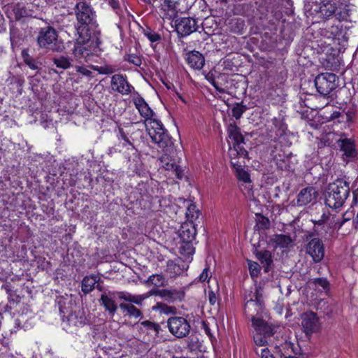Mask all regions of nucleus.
<instances>
[{"label": "nucleus", "instance_id": "1", "mask_svg": "<svg viewBox=\"0 0 358 358\" xmlns=\"http://www.w3.org/2000/svg\"><path fill=\"white\" fill-rule=\"evenodd\" d=\"M349 193L348 182L343 179H337L328 186L325 203L331 208H339L344 204Z\"/></svg>", "mask_w": 358, "mask_h": 358}, {"label": "nucleus", "instance_id": "2", "mask_svg": "<svg viewBox=\"0 0 358 358\" xmlns=\"http://www.w3.org/2000/svg\"><path fill=\"white\" fill-rule=\"evenodd\" d=\"M306 9L310 15L318 21L327 20L332 17L338 9L335 0H308Z\"/></svg>", "mask_w": 358, "mask_h": 358}, {"label": "nucleus", "instance_id": "3", "mask_svg": "<svg viewBox=\"0 0 358 358\" xmlns=\"http://www.w3.org/2000/svg\"><path fill=\"white\" fill-rule=\"evenodd\" d=\"M78 37L74 44L73 54L80 62H88L93 56L90 34L85 27L78 28Z\"/></svg>", "mask_w": 358, "mask_h": 358}, {"label": "nucleus", "instance_id": "4", "mask_svg": "<svg viewBox=\"0 0 358 358\" xmlns=\"http://www.w3.org/2000/svg\"><path fill=\"white\" fill-rule=\"evenodd\" d=\"M253 341L256 345L264 347L269 344L277 327L259 317H252Z\"/></svg>", "mask_w": 358, "mask_h": 358}, {"label": "nucleus", "instance_id": "5", "mask_svg": "<svg viewBox=\"0 0 358 358\" xmlns=\"http://www.w3.org/2000/svg\"><path fill=\"white\" fill-rule=\"evenodd\" d=\"M146 129L152 141L159 148L169 151L171 148V137L163 127L162 123L157 119H150L145 123Z\"/></svg>", "mask_w": 358, "mask_h": 358}, {"label": "nucleus", "instance_id": "6", "mask_svg": "<svg viewBox=\"0 0 358 358\" xmlns=\"http://www.w3.org/2000/svg\"><path fill=\"white\" fill-rule=\"evenodd\" d=\"M352 212H345L343 215L323 213L320 219L314 220L315 227H321L322 229L327 233L329 230L339 229L345 222L350 220Z\"/></svg>", "mask_w": 358, "mask_h": 358}, {"label": "nucleus", "instance_id": "7", "mask_svg": "<svg viewBox=\"0 0 358 358\" xmlns=\"http://www.w3.org/2000/svg\"><path fill=\"white\" fill-rule=\"evenodd\" d=\"M37 42L41 48L52 51L58 52L62 50L63 48L62 43L58 40L56 30L50 27L41 29L37 38Z\"/></svg>", "mask_w": 358, "mask_h": 358}, {"label": "nucleus", "instance_id": "8", "mask_svg": "<svg viewBox=\"0 0 358 358\" xmlns=\"http://www.w3.org/2000/svg\"><path fill=\"white\" fill-rule=\"evenodd\" d=\"M338 78L334 73H325L316 76L315 85L317 91L322 95L330 94L337 86Z\"/></svg>", "mask_w": 358, "mask_h": 358}, {"label": "nucleus", "instance_id": "9", "mask_svg": "<svg viewBox=\"0 0 358 358\" xmlns=\"http://www.w3.org/2000/svg\"><path fill=\"white\" fill-rule=\"evenodd\" d=\"M227 132L229 138L234 142V148H229L230 157L238 155L245 157L247 155V151L241 147V145L244 142V138L240 131V129L235 123L230 124L228 127Z\"/></svg>", "mask_w": 358, "mask_h": 358}, {"label": "nucleus", "instance_id": "10", "mask_svg": "<svg viewBox=\"0 0 358 358\" xmlns=\"http://www.w3.org/2000/svg\"><path fill=\"white\" fill-rule=\"evenodd\" d=\"M95 17V13L90 6L85 2H79L76 6V17L80 25L76 27V29L85 27L90 33L87 26L94 23Z\"/></svg>", "mask_w": 358, "mask_h": 358}, {"label": "nucleus", "instance_id": "11", "mask_svg": "<svg viewBox=\"0 0 358 358\" xmlns=\"http://www.w3.org/2000/svg\"><path fill=\"white\" fill-rule=\"evenodd\" d=\"M167 324L169 331L178 338L187 336L190 331L189 323L182 317H171Z\"/></svg>", "mask_w": 358, "mask_h": 358}, {"label": "nucleus", "instance_id": "12", "mask_svg": "<svg viewBox=\"0 0 358 358\" xmlns=\"http://www.w3.org/2000/svg\"><path fill=\"white\" fill-rule=\"evenodd\" d=\"M306 250L314 262H320L324 256V246L322 241L317 238H312L306 245Z\"/></svg>", "mask_w": 358, "mask_h": 358}, {"label": "nucleus", "instance_id": "13", "mask_svg": "<svg viewBox=\"0 0 358 358\" xmlns=\"http://www.w3.org/2000/svg\"><path fill=\"white\" fill-rule=\"evenodd\" d=\"M111 88L122 95L131 93L134 87L127 81L126 76L122 74H115L111 77Z\"/></svg>", "mask_w": 358, "mask_h": 358}, {"label": "nucleus", "instance_id": "14", "mask_svg": "<svg viewBox=\"0 0 358 358\" xmlns=\"http://www.w3.org/2000/svg\"><path fill=\"white\" fill-rule=\"evenodd\" d=\"M301 324L306 335L318 331L321 327L318 317L313 312H308L302 315Z\"/></svg>", "mask_w": 358, "mask_h": 358}, {"label": "nucleus", "instance_id": "15", "mask_svg": "<svg viewBox=\"0 0 358 358\" xmlns=\"http://www.w3.org/2000/svg\"><path fill=\"white\" fill-rule=\"evenodd\" d=\"M177 32L182 36H187L196 30V23L191 17H182L176 21Z\"/></svg>", "mask_w": 358, "mask_h": 358}, {"label": "nucleus", "instance_id": "16", "mask_svg": "<svg viewBox=\"0 0 358 358\" xmlns=\"http://www.w3.org/2000/svg\"><path fill=\"white\" fill-rule=\"evenodd\" d=\"M161 10V15L164 20H173L178 13V3L173 0H164Z\"/></svg>", "mask_w": 358, "mask_h": 358}, {"label": "nucleus", "instance_id": "17", "mask_svg": "<svg viewBox=\"0 0 358 358\" xmlns=\"http://www.w3.org/2000/svg\"><path fill=\"white\" fill-rule=\"evenodd\" d=\"M317 196V192L313 187H308L303 188L297 195V205L299 206H306L314 201Z\"/></svg>", "mask_w": 358, "mask_h": 358}, {"label": "nucleus", "instance_id": "18", "mask_svg": "<svg viewBox=\"0 0 358 358\" xmlns=\"http://www.w3.org/2000/svg\"><path fill=\"white\" fill-rule=\"evenodd\" d=\"M118 292H103L101 296V302L106 310H108L111 316H113L117 309V306L115 302V299L117 296Z\"/></svg>", "mask_w": 358, "mask_h": 358}, {"label": "nucleus", "instance_id": "19", "mask_svg": "<svg viewBox=\"0 0 358 358\" xmlns=\"http://www.w3.org/2000/svg\"><path fill=\"white\" fill-rule=\"evenodd\" d=\"M338 143L341 151L343 152V155L344 156V160L350 161L356 157L357 151L355 150L354 142L351 139H340Z\"/></svg>", "mask_w": 358, "mask_h": 358}, {"label": "nucleus", "instance_id": "20", "mask_svg": "<svg viewBox=\"0 0 358 358\" xmlns=\"http://www.w3.org/2000/svg\"><path fill=\"white\" fill-rule=\"evenodd\" d=\"M66 322L69 327H79L87 323V318L84 311L78 308L68 315Z\"/></svg>", "mask_w": 358, "mask_h": 358}, {"label": "nucleus", "instance_id": "21", "mask_svg": "<svg viewBox=\"0 0 358 358\" xmlns=\"http://www.w3.org/2000/svg\"><path fill=\"white\" fill-rule=\"evenodd\" d=\"M133 101L141 116L145 118V123L152 119L154 113L142 97L134 98Z\"/></svg>", "mask_w": 358, "mask_h": 358}, {"label": "nucleus", "instance_id": "22", "mask_svg": "<svg viewBox=\"0 0 358 358\" xmlns=\"http://www.w3.org/2000/svg\"><path fill=\"white\" fill-rule=\"evenodd\" d=\"M196 231L192 222L185 223L181 226L180 237L184 243H191L196 237Z\"/></svg>", "mask_w": 358, "mask_h": 358}, {"label": "nucleus", "instance_id": "23", "mask_svg": "<svg viewBox=\"0 0 358 358\" xmlns=\"http://www.w3.org/2000/svg\"><path fill=\"white\" fill-rule=\"evenodd\" d=\"M154 294L153 290L147 292L144 294L134 295L127 292H120L117 293V296L124 301L134 303L137 305H141L142 302L149 296Z\"/></svg>", "mask_w": 358, "mask_h": 358}, {"label": "nucleus", "instance_id": "24", "mask_svg": "<svg viewBox=\"0 0 358 358\" xmlns=\"http://www.w3.org/2000/svg\"><path fill=\"white\" fill-rule=\"evenodd\" d=\"M187 61L192 68L198 70L201 69L205 64V59L203 55L195 50L187 55Z\"/></svg>", "mask_w": 358, "mask_h": 358}, {"label": "nucleus", "instance_id": "25", "mask_svg": "<svg viewBox=\"0 0 358 358\" xmlns=\"http://www.w3.org/2000/svg\"><path fill=\"white\" fill-rule=\"evenodd\" d=\"M263 296L260 289H257L252 297L247 301L245 308L250 309L251 306L255 307L257 312L262 310L263 306Z\"/></svg>", "mask_w": 358, "mask_h": 358}, {"label": "nucleus", "instance_id": "26", "mask_svg": "<svg viewBox=\"0 0 358 358\" xmlns=\"http://www.w3.org/2000/svg\"><path fill=\"white\" fill-rule=\"evenodd\" d=\"M270 241L275 248H288L292 244V239L287 235L274 234L271 237Z\"/></svg>", "mask_w": 358, "mask_h": 358}, {"label": "nucleus", "instance_id": "27", "mask_svg": "<svg viewBox=\"0 0 358 358\" xmlns=\"http://www.w3.org/2000/svg\"><path fill=\"white\" fill-rule=\"evenodd\" d=\"M164 149L165 153L159 158L162 166L168 171L174 170L177 171L178 166L176 164L175 160L170 157V153L173 150V148L171 147L169 151H166V148Z\"/></svg>", "mask_w": 358, "mask_h": 358}, {"label": "nucleus", "instance_id": "28", "mask_svg": "<svg viewBox=\"0 0 358 358\" xmlns=\"http://www.w3.org/2000/svg\"><path fill=\"white\" fill-rule=\"evenodd\" d=\"M234 159H231V164L236 170L238 178L245 183H250V174L242 168V165L239 164L238 161H234Z\"/></svg>", "mask_w": 358, "mask_h": 358}, {"label": "nucleus", "instance_id": "29", "mask_svg": "<svg viewBox=\"0 0 358 358\" xmlns=\"http://www.w3.org/2000/svg\"><path fill=\"white\" fill-rule=\"evenodd\" d=\"M256 257L264 267L265 272H268L273 262L271 252L268 250L259 251L257 252Z\"/></svg>", "mask_w": 358, "mask_h": 358}, {"label": "nucleus", "instance_id": "30", "mask_svg": "<svg viewBox=\"0 0 358 358\" xmlns=\"http://www.w3.org/2000/svg\"><path fill=\"white\" fill-rule=\"evenodd\" d=\"M97 282V277L95 275L85 276L82 281V291L88 294L94 288Z\"/></svg>", "mask_w": 358, "mask_h": 358}, {"label": "nucleus", "instance_id": "31", "mask_svg": "<svg viewBox=\"0 0 358 358\" xmlns=\"http://www.w3.org/2000/svg\"><path fill=\"white\" fill-rule=\"evenodd\" d=\"M165 283V278L161 274H153L145 281V284L148 285H154L156 287H163Z\"/></svg>", "mask_w": 358, "mask_h": 358}, {"label": "nucleus", "instance_id": "32", "mask_svg": "<svg viewBox=\"0 0 358 358\" xmlns=\"http://www.w3.org/2000/svg\"><path fill=\"white\" fill-rule=\"evenodd\" d=\"M185 214L189 222L193 223L199 217V211L194 204L188 202Z\"/></svg>", "mask_w": 358, "mask_h": 358}, {"label": "nucleus", "instance_id": "33", "mask_svg": "<svg viewBox=\"0 0 358 358\" xmlns=\"http://www.w3.org/2000/svg\"><path fill=\"white\" fill-rule=\"evenodd\" d=\"M120 307L122 310H124L127 311V314L130 317H134L135 318H138L141 317V313L139 309L136 308L132 304H127V303H121L120 305Z\"/></svg>", "mask_w": 358, "mask_h": 358}, {"label": "nucleus", "instance_id": "34", "mask_svg": "<svg viewBox=\"0 0 358 358\" xmlns=\"http://www.w3.org/2000/svg\"><path fill=\"white\" fill-rule=\"evenodd\" d=\"M215 71H210L207 74H206V79L215 88V90L220 92H224V90L220 87L217 82H216V76H215Z\"/></svg>", "mask_w": 358, "mask_h": 358}, {"label": "nucleus", "instance_id": "35", "mask_svg": "<svg viewBox=\"0 0 358 358\" xmlns=\"http://www.w3.org/2000/svg\"><path fill=\"white\" fill-rule=\"evenodd\" d=\"M322 141L324 145H331L334 142L340 141V138H338V135L334 132H329L322 136Z\"/></svg>", "mask_w": 358, "mask_h": 358}, {"label": "nucleus", "instance_id": "36", "mask_svg": "<svg viewBox=\"0 0 358 358\" xmlns=\"http://www.w3.org/2000/svg\"><path fill=\"white\" fill-rule=\"evenodd\" d=\"M248 268L251 276H257L260 272V266L258 263L248 260Z\"/></svg>", "mask_w": 358, "mask_h": 358}, {"label": "nucleus", "instance_id": "37", "mask_svg": "<svg viewBox=\"0 0 358 358\" xmlns=\"http://www.w3.org/2000/svg\"><path fill=\"white\" fill-rule=\"evenodd\" d=\"M280 158H276V166L280 170H286L289 171L290 169V166L288 164L289 159L286 158H282L280 156H279Z\"/></svg>", "mask_w": 358, "mask_h": 358}, {"label": "nucleus", "instance_id": "38", "mask_svg": "<svg viewBox=\"0 0 358 358\" xmlns=\"http://www.w3.org/2000/svg\"><path fill=\"white\" fill-rule=\"evenodd\" d=\"M55 64L57 67L64 69H66L69 68L71 66L70 61L67 58L63 57L58 59H55Z\"/></svg>", "mask_w": 358, "mask_h": 358}, {"label": "nucleus", "instance_id": "39", "mask_svg": "<svg viewBox=\"0 0 358 358\" xmlns=\"http://www.w3.org/2000/svg\"><path fill=\"white\" fill-rule=\"evenodd\" d=\"M245 110V106H243L239 103H237L232 108V110H231L232 115H233V117H234L236 119L238 120L242 116V115L243 114Z\"/></svg>", "mask_w": 358, "mask_h": 358}, {"label": "nucleus", "instance_id": "40", "mask_svg": "<svg viewBox=\"0 0 358 358\" xmlns=\"http://www.w3.org/2000/svg\"><path fill=\"white\" fill-rule=\"evenodd\" d=\"M141 324L146 327L148 330L153 331L156 334L159 333L160 327L159 324L146 320L141 322Z\"/></svg>", "mask_w": 358, "mask_h": 358}, {"label": "nucleus", "instance_id": "41", "mask_svg": "<svg viewBox=\"0 0 358 358\" xmlns=\"http://www.w3.org/2000/svg\"><path fill=\"white\" fill-rule=\"evenodd\" d=\"M126 60H127L129 63L133 64L136 66H141L142 63L141 58L135 54L128 55L127 56Z\"/></svg>", "mask_w": 358, "mask_h": 358}, {"label": "nucleus", "instance_id": "42", "mask_svg": "<svg viewBox=\"0 0 358 358\" xmlns=\"http://www.w3.org/2000/svg\"><path fill=\"white\" fill-rule=\"evenodd\" d=\"M144 34L148 37V38L152 43L159 41L161 39L160 35L156 33L155 31H152L151 29H148L145 31Z\"/></svg>", "mask_w": 358, "mask_h": 358}, {"label": "nucleus", "instance_id": "43", "mask_svg": "<svg viewBox=\"0 0 358 358\" xmlns=\"http://www.w3.org/2000/svg\"><path fill=\"white\" fill-rule=\"evenodd\" d=\"M154 294L156 292H159L160 296L165 298L166 299H174L175 292L172 290L163 289L161 291H153Z\"/></svg>", "mask_w": 358, "mask_h": 358}, {"label": "nucleus", "instance_id": "44", "mask_svg": "<svg viewBox=\"0 0 358 358\" xmlns=\"http://www.w3.org/2000/svg\"><path fill=\"white\" fill-rule=\"evenodd\" d=\"M100 74H110L115 71V69L111 66H104L95 68Z\"/></svg>", "mask_w": 358, "mask_h": 358}, {"label": "nucleus", "instance_id": "45", "mask_svg": "<svg viewBox=\"0 0 358 358\" xmlns=\"http://www.w3.org/2000/svg\"><path fill=\"white\" fill-rule=\"evenodd\" d=\"M76 70L77 72L80 73V74H82L85 76H87L89 78H92V72L85 66H76Z\"/></svg>", "mask_w": 358, "mask_h": 358}, {"label": "nucleus", "instance_id": "46", "mask_svg": "<svg viewBox=\"0 0 358 358\" xmlns=\"http://www.w3.org/2000/svg\"><path fill=\"white\" fill-rule=\"evenodd\" d=\"M155 308L160 310L161 312L166 314L174 313L176 310L173 307L168 306L162 303H158Z\"/></svg>", "mask_w": 358, "mask_h": 358}, {"label": "nucleus", "instance_id": "47", "mask_svg": "<svg viewBox=\"0 0 358 358\" xmlns=\"http://www.w3.org/2000/svg\"><path fill=\"white\" fill-rule=\"evenodd\" d=\"M255 352L257 355L260 354L261 358H274L267 348H262L260 351H259L258 349H256Z\"/></svg>", "mask_w": 358, "mask_h": 358}, {"label": "nucleus", "instance_id": "48", "mask_svg": "<svg viewBox=\"0 0 358 358\" xmlns=\"http://www.w3.org/2000/svg\"><path fill=\"white\" fill-rule=\"evenodd\" d=\"M117 136L119 139L124 140L127 144L132 145L131 143L129 140L128 137L127 136L122 129H119V134Z\"/></svg>", "mask_w": 358, "mask_h": 358}, {"label": "nucleus", "instance_id": "49", "mask_svg": "<svg viewBox=\"0 0 358 358\" xmlns=\"http://www.w3.org/2000/svg\"><path fill=\"white\" fill-rule=\"evenodd\" d=\"M25 64L32 70H37L39 69L38 62H36L34 58Z\"/></svg>", "mask_w": 358, "mask_h": 358}, {"label": "nucleus", "instance_id": "50", "mask_svg": "<svg viewBox=\"0 0 358 358\" xmlns=\"http://www.w3.org/2000/svg\"><path fill=\"white\" fill-rule=\"evenodd\" d=\"M21 55H22V57L24 63H27V62L30 61L33 58L29 54V50L27 49L22 50Z\"/></svg>", "mask_w": 358, "mask_h": 358}, {"label": "nucleus", "instance_id": "51", "mask_svg": "<svg viewBox=\"0 0 358 358\" xmlns=\"http://www.w3.org/2000/svg\"><path fill=\"white\" fill-rule=\"evenodd\" d=\"M315 285H318L322 287L324 289L326 288L328 285V282L325 278H316L314 281Z\"/></svg>", "mask_w": 358, "mask_h": 358}, {"label": "nucleus", "instance_id": "52", "mask_svg": "<svg viewBox=\"0 0 358 358\" xmlns=\"http://www.w3.org/2000/svg\"><path fill=\"white\" fill-rule=\"evenodd\" d=\"M199 281L205 282L208 279V268H206L203 270L202 273L199 277Z\"/></svg>", "mask_w": 358, "mask_h": 358}, {"label": "nucleus", "instance_id": "53", "mask_svg": "<svg viewBox=\"0 0 358 358\" xmlns=\"http://www.w3.org/2000/svg\"><path fill=\"white\" fill-rule=\"evenodd\" d=\"M209 301L211 305H214L216 303L217 298L215 294L213 292H210L208 294Z\"/></svg>", "mask_w": 358, "mask_h": 358}, {"label": "nucleus", "instance_id": "54", "mask_svg": "<svg viewBox=\"0 0 358 358\" xmlns=\"http://www.w3.org/2000/svg\"><path fill=\"white\" fill-rule=\"evenodd\" d=\"M176 268L179 269V266H178L173 262L169 261L167 262V268H168V270L175 269Z\"/></svg>", "mask_w": 358, "mask_h": 358}, {"label": "nucleus", "instance_id": "55", "mask_svg": "<svg viewBox=\"0 0 358 358\" xmlns=\"http://www.w3.org/2000/svg\"><path fill=\"white\" fill-rule=\"evenodd\" d=\"M167 202H169L166 198H162L159 200V206L161 208H164L167 206Z\"/></svg>", "mask_w": 358, "mask_h": 358}, {"label": "nucleus", "instance_id": "56", "mask_svg": "<svg viewBox=\"0 0 358 358\" xmlns=\"http://www.w3.org/2000/svg\"><path fill=\"white\" fill-rule=\"evenodd\" d=\"M108 2L113 9H116L119 6L118 1L117 0H109Z\"/></svg>", "mask_w": 358, "mask_h": 358}, {"label": "nucleus", "instance_id": "57", "mask_svg": "<svg viewBox=\"0 0 358 358\" xmlns=\"http://www.w3.org/2000/svg\"><path fill=\"white\" fill-rule=\"evenodd\" d=\"M1 288L3 289L6 292V293L10 294L11 289L9 285H3Z\"/></svg>", "mask_w": 358, "mask_h": 358}, {"label": "nucleus", "instance_id": "58", "mask_svg": "<svg viewBox=\"0 0 358 358\" xmlns=\"http://www.w3.org/2000/svg\"><path fill=\"white\" fill-rule=\"evenodd\" d=\"M340 115V113L339 112H334L330 117L329 118L330 119H334L336 117H338V115Z\"/></svg>", "mask_w": 358, "mask_h": 358}, {"label": "nucleus", "instance_id": "59", "mask_svg": "<svg viewBox=\"0 0 358 358\" xmlns=\"http://www.w3.org/2000/svg\"><path fill=\"white\" fill-rule=\"evenodd\" d=\"M353 223L355 224V227H357L358 225V213L357 214L356 217L353 220Z\"/></svg>", "mask_w": 358, "mask_h": 358}, {"label": "nucleus", "instance_id": "60", "mask_svg": "<svg viewBox=\"0 0 358 358\" xmlns=\"http://www.w3.org/2000/svg\"><path fill=\"white\" fill-rule=\"evenodd\" d=\"M205 331H206V334L208 335L210 337L212 336V334H211L208 327L205 328Z\"/></svg>", "mask_w": 358, "mask_h": 358}, {"label": "nucleus", "instance_id": "61", "mask_svg": "<svg viewBox=\"0 0 358 358\" xmlns=\"http://www.w3.org/2000/svg\"><path fill=\"white\" fill-rule=\"evenodd\" d=\"M178 98H179L182 101H183L184 103L185 102V101L183 99V98H182L180 95H178Z\"/></svg>", "mask_w": 358, "mask_h": 358}, {"label": "nucleus", "instance_id": "62", "mask_svg": "<svg viewBox=\"0 0 358 358\" xmlns=\"http://www.w3.org/2000/svg\"><path fill=\"white\" fill-rule=\"evenodd\" d=\"M286 358H298V357H286Z\"/></svg>", "mask_w": 358, "mask_h": 358}, {"label": "nucleus", "instance_id": "63", "mask_svg": "<svg viewBox=\"0 0 358 358\" xmlns=\"http://www.w3.org/2000/svg\"><path fill=\"white\" fill-rule=\"evenodd\" d=\"M357 190H358V187H357Z\"/></svg>", "mask_w": 358, "mask_h": 358}]
</instances>
